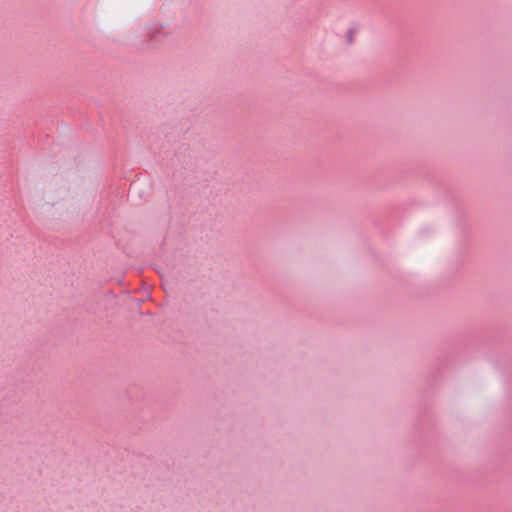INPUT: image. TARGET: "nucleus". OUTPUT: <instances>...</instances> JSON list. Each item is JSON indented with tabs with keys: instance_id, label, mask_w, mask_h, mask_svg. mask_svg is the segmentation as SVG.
Here are the masks:
<instances>
[{
	"instance_id": "1",
	"label": "nucleus",
	"mask_w": 512,
	"mask_h": 512,
	"mask_svg": "<svg viewBox=\"0 0 512 512\" xmlns=\"http://www.w3.org/2000/svg\"><path fill=\"white\" fill-rule=\"evenodd\" d=\"M354 34H355V30L353 28L348 30L347 41H348L349 44H351L353 42Z\"/></svg>"
}]
</instances>
